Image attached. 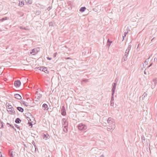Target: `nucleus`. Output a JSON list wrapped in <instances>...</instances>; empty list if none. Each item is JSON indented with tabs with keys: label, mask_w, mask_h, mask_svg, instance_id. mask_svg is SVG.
Listing matches in <instances>:
<instances>
[{
	"label": "nucleus",
	"mask_w": 157,
	"mask_h": 157,
	"mask_svg": "<svg viewBox=\"0 0 157 157\" xmlns=\"http://www.w3.org/2000/svg\"><path fill=\"white\" fill-rule=\"evenodd\" d=\"M19 14L21 17L23 16L24 15V13L22 12H19Z\"/></svg>",
	"instance_id": "nucleus-38"
},
{
	"label": "nucleus",
	"mask_w": 157,
	"mask_h": 157,
	"mask_svg": "<svg viewBox=\"0 0 157 157\" xmlns=\"http://www.w3.org/2000/svg\"><path fill=\"white\" fill-rule=\"evenodd\" d=\"M153 84L151 86V88L153 89L155 88V86L157 84V78L153 80Z\"/></svg>",
	"instance_id": "nucleus-10"
},
{
	"label": "nucleus",
	"mask_w": 157,
	"mask_h": 157,
	"mask_svg": "<svg viewBox=\"0 0 157 157\" xmlns=\"http://www.w3.org/2000/svg\"><path fill=\"white\" fill-rule=\"evenodd\" d=\"M114 99H111L110 103V105L111 106H113L114 105Z\"/></svg>",
	"instance_id": "nucleus-24"
},
{
	"label": "nucleus",
	"mask_w": 157,
	"mask_h": 157,
	"mask_svg": "<svg viewBox=\"0 0 157 157\" xmlns=\"http://www.w3.org/2000/svg\"><path fill=\"white\" fill-rule=\"evenodd\" d=\"M37 90H38V91H36V96L35 98H36V97H37V98H40L42 97V95L41 93L43 92L41 91V90L40 89H37Z\"/></svg>",
	"instance_id": "nucleus-3"
},
{
	"label": "nucleus",
	"mask_w": 157,
	"mask_h": 157,
	"mask_svg": "<svg viewBox=\"0 0 157 157\" xmlns=\"http://www.w3.org/2000/svg\"><path fill=\"white\" fill-rule=\"evenodd\" d=\"M20 28L21 29H22L25 30H27L28 29H27L25 27H21V26L20 27Z\"/></svg>",
	"instance_id": "nucleus-33"
},
{
	"label": "nucleus",
	"mask_w": 157,
	"mask_h": 157,
	"mask_svg": "<svg viewBox=\"0 0 157 157\" xmlns=\"http://www.w3.org/2000/svg\"><path fill=\"white\" fill-rule=\"evenodd\" d=\"M112 42V41H110L109 39L108 40L106 45L107 46H108V48L110 47Z\"/></svg>",
	"instance_id": "nucleus-15"
},
{
	"label": "nucleus",
	"mask_w": 157,
	"mask_h": 157,
	"mask_svg": "<svg viewBox=\"0 0 157 157\" xmlns=\"http://www.w3.org/2000/svg\"><path fill=\"white\" fill-rule=\"evenodd\" d=\"M42 137L43 139L45 140H48L49 139L50 137V136H49V135L47 133L46 134H44L42 135Z\"/></svg>",
	"instance_id": "nucleus-11"
},
{
	"label": "nucleus",
	"mask_w": 157,
	"mask_h": 157,
	"mask_svg": "<svg viewBox=\"0 0 157 157\" xmlns=\"http://www.w3.org/2000/svg\"><path fill=\"white\" fill-rule=\"evenodd\" d=\"M117 82V79H116L115 80V82L113 83L112 84V95L111 98H114L113 95L114 94L115 90L116 89Z\"/></svg>",
	"instance_id": "nucleus-1"
},
{
	"label": "nucleus",
	"mask_w": 157,
	"mask_h": 157,
	"mask_svg": "<svg viewBox=\"0 0 157 157\" xmlns=\"http://www.w3.org/2000/svg\"><path fill=\"white\" fill-rule=\"evenodd\" d=\"M127 57L128 56H126V55H124V57L122 58V61H125L127 60Z\"/></svg>",
	"instance_id": "nucleus-22"
},
{
	"label": "nucleus",
	"mask_w": 157,
	"mask_h": 157,
	"mask_svg": "<svg viewBox=\"0 0 157 157\" xmlns=\"http://www.w3.org/2000/svg\"><path fill=\"white\" fill-rule=\"evenodd\" d=\"M7 19H8V17H3L0 19V22H2L4 21H5V20H7Z\"/></svg>",
	"instance_id": "nucleus-23"
},
{
	"label": "nucleus",
	"mask_w": 157,
	"mask_h": 157,
	"mask_svg": "<svg viewBox=\"0 0 157 157\" xmlns=\"http://www.w3.org/2000/svg\"><path fill=\"white\" fill-rule=\"evenodd\" d=\"M0 124H2L1 127L0 128H3V122H2L0 120Z\"/></svg>",
	"instance_id": "nucleus-32"
},
{
	"label": "nucleus",
	"mask_w": 157,
	"mask_h": 157,
	"mask_svg": "<svg viewBox=\"0 0 157 157\" xmlns=\"http://www.w3.org/2000/svg\"><path fill=\"white\" fill-rule=\"evenodd\" d=\"M10 126L12 128L14 129V127L13 125H12L11 124H10Z\"/></svg>",
	"instance_id": "nucleus-45"
},
{
	"label": "nucleus",
	"mask_w": 157,
	"mask_h": 157,
	"mask_svg": "<svg viewBox=\"0 0 157 157\" xmlns=\"http://www.w3.org/2000/svg\"><path fill=\"white\" fill-rule=\"evenodd\" d=\"M32 144L34 146L35 148V150H36V149L37 148L36 146V145L34 141L33 140L32 141Z\"/></svg>",
	"instance_id": "nucleus-27"
},
{
	"label": "nucleus",
	"mask_w": 157,
	"mask_h": 157,
	"mask_svg": "<svg viewBox=\"0 0 157 157\" xmlns=\"http://www.w3.org/2000/svg\"><path fill=\"white\" fill-rule=\"evenodd\" d=\"M128 33V32L127 31V32H125L124 33V34H125V35H126Z\"/></svg>",
	"instance_id": "nucleus-49"
},
{
	"label": "nucleus",
	"mask_w": 157,
	"mask_h": 157,
	"mask_svg": "<svg viewBox=\"0 0 157 157\" xmlns=\"http://www.w3.org/2000/svg\"><path fill=\"white\" fill-rule=\"evenodd\" d=\"M21 120L19 118H17L16 119L15 122L16 123L19 124L21 122Z\"/></svg>",
	"instance_id": "nucleus-19"
},
{
	"label": "nucleus",
	"mask_w": 157,
	"mask_h": 157,
	"mask_svg": "<svg viewBox=\"0 0 157 157\" xmlns=\"http://www.w3.org/2000/svg\"><path fill=\"white\" fill-rule=\"evenodd\" d=\"M86 9V8L85 7H81L79 10V11L81 12H83L85 11Z\"/></svg>",
	"instance_id": "nucleus-18"
},
{
	"label": "nucleus",
	"mask_w": 157,
	"mask_h": 157,
	"mask_svg": "<svg viewBox=\"0 0 157 157\" xmlns=\"http://www.w3.org/2000/svg\"><path fill=\"white\" fill-rule=\"evenodd\" d=\"M6 108H7V109H10L13 107L11 105H10L9 103H6Z\"/></svg>",
	"instance_id": "nucleus-14"
},
{
	"label": "nucleus",
	"mask_w": 157,
	"mask_h": 157,
	"mask_svg": "<svg viewBox=\"0 0 157 157\" xmlns=\"http://www.w3.org/2000/svg\"><path fill=\"white\" fill-rule=\"evenodd\" d=\"M14 126H15L17 128H20L19 127V126H18V125L17 124H14Z\"/></svg>",
	"instance_id": "nucleus-40"
},
{
	"label": "nucleus",
	"mask_w": 157,
	"mask_h": 157,
	"mask_svg": "<svg viewBox=\"0 0 157 157\" xmlns=\"http://www.w3.org/2000/svg\"><path fill=\"white\" fill-rule=\"evenodd\" d=\"M140 69H141V70H143V68H142V67L141 68H140Z\"/></svg>",
	"instance_id": "nucleus-55"
},
{
	"label": "nucleus",
	"mask_w": 157,
	"mask_h": 157,
	"mask_svg": "<svg viewBox=\"0 0 157 157\" xmlns=\"http://www.w3.org/2000/svg\"><path fill=\"white\" fill-rule=\"evenodd\" d=\"M129 51H128V50H126L125 52L124 55L128 56Z\"/></svg>",
	"instance_id": "nucleus-28"
},
{
	"label": "nucleus",
	"mask_w": 157,
	"mask_h": 157,
	"mask_svg": "<svg viewBox=\"0 0 157 157\" xmlns=\"http://www.w3.org/2000/svg\"><path fill=\"white\" fill-rule=\"evenodd\" d=\"M57 55V52L55 53L54 54V55H53L54 57H56V56Z\"/></svg>",
	"instance_id": "nucleus-41"
},
{
	"label": "nucleus",
	"mask_w": 157,
	"mask_h": 157,
	"mask_svg": "<svg viewBox=\"0 0 157 157\" xmlns=\"http://www.w3.org/2000/svg\"><path fill=\"white\" fill-rule=\"evenodd\" d=\"M82 81L84 82H87L88 81V79H84Z\"/></svg>",
	"instance_id": "nucleus-36"
},
{
	"label": "nucleus",
	"mask_w": 157,
	"mask_h": 157,
	"mask_svg": "<svg viewBox=\"0 0 157 157\" xmlns=\"http://www.w3.org/2000/svg\"><path fill=\"white\" fill-rule=\"evenodd\" d=\"M107 121L108 124H109V125L114 124H113V120H112V118L111 117H109Z\"/></svg>",
	"instance_id": "nucleus-12"
},
{
	"label": "nucleus",
	"mask_w": 157,
	"mask_h": 157,
	"mask_svg": "<svg viewBox=\"0 0 157 157\" xmlns=\"http://www.w3.org/2000/svg\"><path fill=\"white\" fill-rule=\"evenodd\" d=\"M100 157H104V156L103 155H101Z\"/></svg>",
	"instance_id": "nucleus-51"
},
{
	"label": "nucleus",
	"mask_w": 157,
	"mask_h": 157,
	"mask_svg": "<svg viewBox=\"0 0 157 157\" xmlns=\"http://www.w3.org/2000/svg\"><path fill=\"white\" fill-rule=\"evenodd\" d=\"M45 67L42 66V68L41 69V71H42L44 72V71H45V69L44 68V67Z\"/></svg>",
	"instance_id": "nucleus-35"
},
{
	"label": "nucleus",
	"mask_w": 157,
	"mask_h": 157,
	"mask_svg": "<svg viewBox=\"0 0 157 157\" xmlns=\"http://www.w3.org/2000/svg\"><path fill=\"white\" fill-rule=\"evenodd\" d=\"M37 14L39 15L40 14V11L39 10L38 11H37Z\"/></svg>",
	"instance_id": "nucleus-47"
},
{
	"label": "nucleus",
	"mask_w": 157,
	"mask_h": 157,
	"mask_svg": "<svg viewBox=\"0 0 157 157\" xmlns=\"http://www.w3.org/2000/svg\"><path fill=\"white\" fill-rule=\"evenodd\" d=\"M144 74H145V75H146V72L144 71Z\"/></svg>",
	"instance_id": "nucleus-52"
},
{
	"label": "nucleus",
	"mask_w": 157,
	"mask_h": 157,
	"mask_svg": "<svg viewBox=\"0 0 157 157\" xmlns=\"http://www.w3.org/2000/svg\"><path fill=\"white\" fill-rule=\"evenodd\" d=\"M35 101H37V100H35Z\"/></svg>",
	"instance_id": "nucleus-58"
},
{
	"label": "nucleus",
	"mask_w": 157,
	"mask_h": 157,
	"mask_svg": "<svg viewBox=\"0 0 157 157\" xmlns=\"http://www.w3.org/2000/svg\"><path fill=\"white\" fill-rule=\"evenodd\" d=\"M115 125L114 124H112V125H109V128H107V130L109 131L112 132L115 128Z\"/></svg>",
	"instance_id": "nucleus-4"
},
{
	"label": "nucleus",
	"mask_w": 157,
	"mask_h": 157,
	"mask_svg": "<svg viewBox=\"0 0 157 157\" xmlns=\"http://www.w3.org/2000/svg\"><path fill=\"white\" fill-rule=\"evenodd\" d=\"M142 142L143 143H144L145 141V137L144 136H142Z\"/></svg>",
	"instance_id": "nucleus-30"
},
{
	"label": "nucleus",
	"mask_w": 157,
	"mask_h": 157,
	"mask_svg": "<svg viewBox=\"0 0 157 157\" xmlns=\"http://www.w3.org/2000/svg\"><path fill=\"white\" fill-rule=\"evenodd\" d=\"M47 59H48L49 60L52 59V58L49 57H47Z\"/></svg>",
	"instance_id": "nucleus-46"
},
{
	"label": "nucleus",
	"mask_w": 157,
	"mask_h": 157,
	"mask_svg": "<svg viewBox=\"0 0 157 157\" xmlns=\"http://www.w3.org/2000/svg\"><path fill=\"white\" fill-rule=\"evenodd\" d=\"M154 38H153L151 40V41H152L154 39Z\"/></svg>",
	"instance_id": "nucleus-54"
},
{
	"label": "nucleus",
	"mask_w": 157,
	"mask_h": 157,
	"mask_svg": "<svg viewBox=\"0 0 157 157\" xmlns=\"http://www.w3.org/2000/svg\"><path fill=\"white\" fill-rule=\"evenodd\" d=\"M17 109L18 110L21 112H23L24 111L23 109L21 107H17Z\"/></svg>",
	"instance_id": "nucleus-20"
},
{
	"label": "nucleus",
	"mask_w": 157,
	"mask_h": 157,
	"mask_svg": "<svg viewBox=\"0 0 157 157\" xmlns=\"http://www.w3.org/2000/svg\"><path fill=\"white\" fill-rule=\"evenodd\" d=\"M19 6L20 7L23 6L24 5V2L23 1L19 0Z\"/></svg>",
	"instance_id": "nucleus-13"
},
{
	"label": "nucleus",
	"mask_w": 157,
	"mask_h": 157,
	"mask_svg": "<svg viewBox=\"0 0 157 157\" xmlns=\"http://www.w3.org/2000/svg\"><path fill=\"white\" fill-rule=\"evenodd\" d=\"M131 47L132 45L131 44L129 45L127 49H126V50H128V51H130L131 49Z\"/></svg>",
	"instance_id": "nucleus-26"
},
{
	"label": "nucleus",
	"mask_w": 157,
	"mask_h": 157,
	"mask_svg": "<svg viewBox=\"0 0 157 157\" xmlns=\"http://www.w3.org/2000/svg\"><path fill=\"white\" fill-rule=\"evenodd\" d=\"M126 35H125V34H124V36H123V39L122 40V41L124 40V38H125L126 37Z\"/></svg>",
	"instance_id": "nucleus-44"
},
{
	"label": "nucleus",
	"mask_w": 157,
	"mask_h": 157,
	"mask_svg": "<svg viewBox=\"0 0 157 157\" xmlns=\"http://www.w3.org/2000/svg\"><path fill=\"white\" fill-rule=\"evenodd\" d=\"M61 113L63 116H65L66 115V110L63 106L61 108Z\"/></svg>",
	"instance_id": "nucleus-9"
},
{
	"label": "nucleus",
	"mask_w": 157,
	"mask_h": 157,
	"mask_svg": "<svg viewBox=\"0 0 157 157\" xmlns=\"http://www.w3.org/2000/svg\"><path fill=\"white\" fill-rule=\"evenodd\" d=\"M76 99V100H77V99ZM77 99L79 100V99L78 98Z\"/></svg>",
	"instance_id": "nucleus-56"
},
{
	"label": "nucleus",
	"mask_w": 157,
	"mask_h": 157,
	"mask_svg": "<svg viewBox=\"0 0 157 157\" xmlns=\"http://www.w3.org/2000/svg\"><path fill=\"white\" fill-rule=\"evenodd\" d=\"M144 63L146 64L147 65V62L146 61V60L145 61H144Z\"/></svg>",
	"instance_id": "nucleus-50"
},
{
	"label": "nucleus",
	"mask_w": 157,
	"mask_h": 157,
	"mask_svg": "<svg viewBox=\"0 0 157 157\" xmlns=\"http://www.w3.org/2000/svg\"><path fill=\"white\" fill-rule=\"evenodd\" d=\"M147 95V94L146 93L144 92L143 94V95L142 96V98H144L146 97Z\"/></svg>",
	"instance_id": "nucleus-29"
},
{
	"label": "nucleus",
	"mask_w": 157,
	"mask_h": 157,
	"mask_svg": "<svg viewBox=\"0 0 157 157\" xmlns=\"http://www.w3.org/2000/svg\"><path fill=\"white\" fill-rule=\"evenodd\" d=\"M153 64V63H151L150 65H149L148 66V67H150L152 65V64Z\"/></svg>",
	"instance_id": "nucleus-48"
},
{
	"label": "nucleus",
	"mask_w": 157,
	"mask_h": 157,
	"mask_svg": "<svg viewBox=\"0 0 157 157\" xmlns=\"http://www.w3.org/2000/svg\"><path fill=\"white\" fill-rule=\"evenodd\" d=\"M38 51L37 48H34L31 50V51L29 53L30 54L34 55L36 54L38 52Z\"/></svg>",
	"instance_id": "nucleus-5"
},
{
	"label": "nucleus",
	"mask_w": 157,
	"mask_h": 157,
	"mask_svg": "<svg viewBox=\"0 0 157 157\" xmlns=\"http://www.w3.org/2000/svg\"><path fill=\"white\" fill-rule=\"evenodd\" d=\"M78 128L79 130L83 131L86 129L87 126L85 124L81 123L78 125Z\"/></svg>",
	"instance_id": "nucleus-2"
},
{
	"label": "nucleus",
	"mask_w": 157,
	"mask_h": 157,
	"mask_svg": "<svg viewBox=\"0 0 157 157\" xmlns=\"http://www.w3.org/2000/svg\"><path fill=\"white\" fill-rule=\"evenodd\" d=\"M25 2L29 4H31L32 3V0H25Z\"/></svg>",
	"instance_id": "nucleus-21"
},
{
	"label": "nucleus",
	"mask_w": 157,
	"mask_h": 157,
	"mask_svg": "<svg viewBox=\"0 0 157 157\" xmlns=\"http://www.w3.org/2000/svg\"><path fill=\"white\" fill-rule=\"evenodd\" d=\"M36 14H37V12H36Z\"/></svg>",
	"instance_id": "nucleus-57"
},
{
	"label": "nucleus",
	"mask_w": 157,
	"mask_h": 157,
	"mask_svg": "<svg viewBox=\"0 0 157 157\" xmlns=\"http://www.w3.org/2000/svg\"><path fill=\"white\" fill-rule=\"evenodd\" d=\"M9 154L10 156L11 157H13V151L11 150L9 152Z\"/></svg>",
	"instance_id": "nucleus-25"
},
{
	"label": "nucleus",
	"mask_w": 157,
	"mask_h": 157,
	"mask_svg": "<svg viewBox=\"0 0 157 157\" xmlns=\"http://www.w3.org/2000/svg\"><path fill=\"white\" fill-rule=\"evenodd\" d=\"M42 68V67H39L37 68V69H38L39 70H40V71H41V69Z\"/></svg>",
	"instance_id": "nucleus-43"
},
{
	"label": "nucleus",
	"mask_w": 157,
	"mask_h": 157,
	"mask_svg": "<svg viewBox=\"0 0 157 157\" xmlns=\"http://www.w3.org/2000/svg\"><path fill=\"white\" fill-rule=\"evenodd\" d=\"M42 107L44 108V110H48V106L46 104H44L43 105Z\"/></svg>",
	"instance_id": "nucleus-17"
},
{
	"label": "nucleus",
	"mask_w": 157,
	"mask_h": 157,
	"mask_svg": "<svg viewBox=\"0 0 157 157\" xmlns=\"http://www.w3.org/2000/svg\"><path fill=\"white\" fill-rule=\"evenodd\" d=\"M7 125H10V124L9 123H7L6 124Z\"/></svg>",
	"instance_id": "nucleus-53"
},
{
	"label": "nucleus",
	"mask_w": 157,
	"mask_h": 157,
	"mask_svg": "<svg viewBox=\"0 0 157 157\" xmlns=\"http://www.w3.org/2000/svg\"><path fill=\"white\" fill-rule=\"evenodd\" d=\"M28 124L29 126H31V127L33 126V124L31 122H29L28 123Z\"/></svg>",
	"instance_id": "nucleus-34"
},
{
	"label": "nucleus",
	"mask_w": 157,
	"mask_h": 157,
	"mask_svg": "<svg viewBox=\"0 0 157 157\" xmlns=\"http://www.w3.org/2000/svg\"><path fill=\"white\" fill-rule=\"evenodd\" d=\"M154 62H156L157 61V58L156 57H155L154 58Z\"/></svg>",
	"instance_id": "nucleus-42"
},
{
	"label": "nucleus",
	"mask_w": 157,
	"mask_h": 157,
	"mask_svg": "<svg viewBox=\"0 0 157 157\" xmlns=\"http://www.w3.org/2000/svg\"><path fill=\"white\" fill-rule=\"evenodd\" d=\"M14 86L17 87H19L21 85V82L19 80H17L14 82Z\"/></svg>",
	"instance_id": "nucleus-8"
},
{
	"label": "nucleus",
	"mask_w": 157,
	"mask_h": 157,
	"mask_svg": "<svg viewBox=\"0 0 157 157\" xmlns=\"http://www.w3.org/2000/svg\"><path fill=\"white\" fill-rule=\"evenodd\" d=\"M49 26H53V24L52 22H49Z\"/></svg>",
	"instance_id": "nucleus-39"
},
{
	"label": "nucleus",
	"mask_w": 157,
	"mask_h": 157,
	"mask_svg": "<svg viewBox=\"0 0 157 157\" xmlns=\"http://www.w3.org/2000/svg\"><path fill=\"white\" fill-rule=\"evenodd\" d=\"M44 68L45 69V71H44V72H45L46 73H48V70L47 67H44Z\"/></svg>",
	"instance_id": "nucleus-31"
},
{
	"label": "nucleus",
	"mask_w": 157,
	"mask_h": 157,
	"mask_svg": "<svg viewBox=\"0 0 157 157\" xmlns=\"http://www.w3.org/2000/svg\"><path fill=\"white\" fill-rule=\"evenodd\" d=\"M14 96L15 98H22V97L21 96L18 94H14Z\"/></svg>",
	"instance_id": "nucleus-16"
},
{
	"label": "nucleus",
	"mask_w": 157,
	"mask_h": 157,
	"mask_svg": "<svg viewBox=\"0 0 157 157\" xmlns=\"http://www.w3.org/2000/svg\"><path fill=\"white\" fill-rule=\"evenodd\" d=\"M62 124L63 126L64 127V128H66L67 127V124L68 123L67 122H66V120L65 118H63L62 119Z\"/></svg>",
	"instance_id": "nucleus-6"
},
{
	"label": "nucleus",
	"mask_w": 157,
	"mask_h": 157,
	"mask_svg": "<svg viewBox=\"0 0 157 157\" xmlns=\"http://www.w3.org/2000/svg\"><path fill=\"white\" fill-rule=\"evenodd\" d=\"M10 109H7V110L8 113L10 114H15V111L13 107Z\"/></svg>",
	"instance_id": "nucleus-7"
},
{
	"label": "nucleus",
	"mask_w": 157,
	"mask_h": 157,
	"mask_svg": "<svg viewBox=\"0 0 157 157\" xmlns=\"http://www.w3.org/2000/svg\"><path fill=\"white\" fill-rule=\"evenodd\" d=\"M67 127L66 128H64L63 129V131L65 132H67Z\"/></svg>",
	"instance_id": "nucleus-37"
}]
</instances>
